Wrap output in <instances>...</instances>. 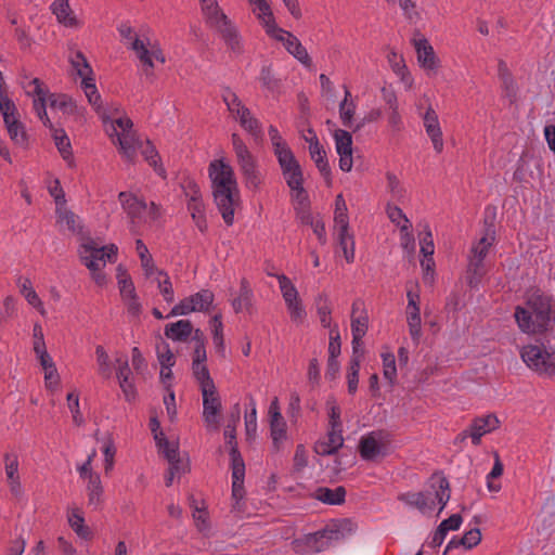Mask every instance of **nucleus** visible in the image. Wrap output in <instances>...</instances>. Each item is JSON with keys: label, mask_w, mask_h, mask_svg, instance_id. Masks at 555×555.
I'll list each match as a JSON object with an SVG mask.
<instances>
[{"label": "nucleus", "mask_w": 555, "mask_h": 555, "mask_svg": "<svg viewBox=\"0 0 555 555\" xmlns=\"http://www.w3.org/2000/svg\"><path fill=\"white\" fill-rule=\"evenodd\" d=\"M480 540H481L480 530L478 528L470 529L467 532H465V534L462 538H460V539L453 538L452 540H450L444 552H443V555H447V553L450 550L456 548L459 546H464L465 548L469 550V548L476 546L480 542Z\"/></svg>", "instance_id": "nucleus-28"}, {"label": "nucleus", "mask_w": 555, "mask_h": 555, "mask_svg": "<svg viewBox=\"0 0 555 555\" xmlns=\"http://www.w3.org/2000/svg\"><path fill=\"white\" fill-rule=\"evenodd\" d=\"M292 201L295 203V209L309 208V195L304 184L289 188Z\"/></svg>", "instance_id": "nucleus-57"}, {"label": "nucleus", "mask_w": 555, "mask_h": 555, "mask_svg": "<svg viewBox=\"0 0 555 555\" xmlns=\"http://www.w3.org/2000/svg\"><path fill=\"white\" fill-rule=\"evenodd\" d=\"M276 279L279 281L280 289L285 301V305H292V301L299 299L297 288L285 274L276 275Z\"/></svg>", "instance_id": "nucleus-42"}, {"label": "nucleus", "mask_w": 555, "mask_h": 555, "mask_svg": "<svg viewBox=\"0 0 555 555\" xmlns=\"http://www.w3.org/2000/svg\"><path fill=\"white\" fill-rule=\"evenodd\" d=\"M193 332V325L189 320H179L165 326V336L177 341H186Z\"/></svg>", "instance_id": "nucleus-20"}, {"label": "nucleus", "mask_w": 555, "mask_h": 555, "mask_svg": "<svg viewBox=\"0 0 555 555\" xmlns=\"http://www.w3.org/2000/svg\"><path fill=\"white\" fill-rule=\"evenodd\" d=\"M81 87L88 98L89 103L100 112L101 108V95L99 94L95 86V80L92 76L82 79Z\"/></svg>", "instance_id": "nucleus-43"}, {"label": "nucleus", "mask_w": 555, "mask_h": 555, "mask_svg": "<svg viewBox=\"0 0 555 555\" xmlns=\"http://www.w3.org/2000/svg\"><path fill=\"white\" fill-rule=\"evenodd\" d=\"M494 242V236L486 234L482 236L475 245H473L470 249V255L475 256L477 258H480L485 261V258L487 257L490 247L492 246Z\"/></svg>", "instance_id": "nucleus-55"}, {"label": "nucleus", "mask_w": 555, "mask_h": 555, "mask_svg": "<svg viewBox=\"0 0 555 555\" xmlns=\"http://www.w3.org/2000/svg\"><path fill=\"white\" fill-rule=\"evenodd\" d=\"M351 93L347 87H345V96L344 100L339 104V117L345 127H352V119L356 113V103L352 100H349Z\"/></svg>", "instance_id": "nucleus-33"}, {"label": "nucleus", "mask_w": 555, "mask_h": 555, "mask_svg": "<svg viewBox=\"0 0 555 555\" xmlns=\"http://www.w3.org/2000/svg\"><path fill=\"white\" fill-rule=\"evenodd\" d=\"M358 309V304H352V315H351V333L356 339H362L367 331V317L359 315L354 317V313Z\"/></svg>", "instance_id": "nucleus-45"}, {"label": "nucleus", "mask_w": 555, "mask_h": 555, "mask_svg": "<svg viewBox=\"0 0 555 555\" xmlns=\"http://www.w3.org/2000/svg\"><path fill=\"white\" fill-rule=\"evenodd\" d=\"M485 261L480 258L469 255L466 280L470 287H477L486 274Z\"/></svg>", "instance_id": "nucleus-25"}, {"label": "nucleus", "mask_w": 555, "mask_h": 555, "mask_svg": "<svg viewBox=\"0 0 555 555\" xmlns=\"http://www.w3.org/2000/svg\"><path fill=\"white\" fill-rule=\"evenodd\" d=\"M285 49L305 66L311 65V57L309 56L307 49L301 44L296 36L287 35L285 38Z\"/></svg>", "instance_id": "nucleus-29"}, {"label": "nucleus", "mask_w": 555, "mask_h": 555, "mask_svg": "<svg viewBox=\"0 0 555 555\" xmlns=\"http://www.w3.org/2000/svg\"><path fill=\"white\" fill-rule=\"evenodd\" d=\"M500 421L494 414L476 417L469 426V437L475 446L480 443L481 437L496 429Z\"/></svg>", "instance_id": "nucleus-13"}, {"label": "nucleus", "mask_w": 555, "mask_h": 555, "mask_svg": "<svg viewBox=\"0 0 555 555\" xmlns=\"http://www.w3.org/2000/svg\"><path fill=\"white\" fill-rule=\"evenodd\" d=\"M118 201L127 214L131 223H137L142 221L143 215L147 209V204L144 199L137 197L134 194L130 192H120L118 194Z\"/></svg>", "instance_id": "nucleus-10"}, {"label": "nucleus", "mask_w": 555, "mask_h": 555, "mask_svg": "<svg viewBox=\"0 0 555 555\" xmlns=\"http://www.w3.org/2000/svg\"><path fill=\"white\" fill-rule=\"evenodd\" d=\"M157 274L159 276L158 287H159L162 295L164 296V299L167 302H172L173 301V288H172V285H171L168 274L162 270L157 271Z\"/></svg>", "instance_id": "nucleus-63"}, {"label": "nucleus", "mask_w": 555, "mask_h": 555, "mask_svg": "<svg viewBox=\"0 0 555 555\" xmlns=\"http://www.w3.org/2000/svg\"><path fill=\"white\" fill-rule=\"evenodd\" d=\"M157 351V359L160 364V366H165V369H168V366H173L176 363L175 356L172 351L170 350L169 345L162 340L159 345L156 347Z\"/></svg>", "instance_id": "nucleus-59"}, {"label": "nucleus", "mask_w": 555, "mask_h": 555, "mask_svg": "<svg viewBox=\"0 0 555 555\" xmlns=\"http://www.w3.org/2000/svg\"><path fill=\"white\" fill-rule=\"evenodd\" d=\"M520 354L530 369L548 376L555 374V351L548 352L541 346L529 345L521 349Z\"/></svg>", "instance_id": "nucleus-6"}, {"label": "nucleus", "mask_w": 555, "mask_h": 555, "mask_svg": "<svg viewBox=\"0 0 555 555\" xmlns=\"http://www.w3.org/2000/svg\"><path fill=\"white\" fill-rule=\"evenodd\" d=\"M189 298L192 300L195 311H206L214 301V294L209 289H202Z\"/></svg>", "instance_id": "nucleus-50"}, {"label": "nucleus", "mask_w": 555, "mask_h": 555, "mask_svg": "<svg viewBox=\"0 0 555 555\" xmlns=\"http://www.w3.org/2000/svg\"><path fill=\"white\" fill-rule=\"evenodd\" d=\"M138 150H141V154L144 156L145 160L154 168V170L159 175H165V169L163 168L160 162V157L155 146L151 143L150 140H146L145 143L141 142Z\"/></svg>", "instance_id": "nucleus-32"}, {"label": "nucleus", "mask_w": 555, "mask_h": 555, "mask_svg": "<svg viewBox=\"0 0 555 555\" xmlns=\"http://www.w3.org/2000/svg\"><path fill=\"white\" fill-rule=\"evenodd\" d=\"M22 86L27 95L34 96V99L47 98L48 89L43 86V82L39 78L29 80H23Z\"/></svg>", "instance_id": "nucleus-49"}, {"label": "nucleus", "mask_w": 555, "mask_h": 555, "mask_svg": "<svg viewBox=\"0 0 555 555\" xmlns=\"http://www.w3.org/2000/svg\"><path fill=\"white\" fill-rule=\"evenodd\" d=\"M235 118L240 121V125L253 137L256 139L261 137V125L259 120L251 115L248 107L242 109V112Z\"/></svg>", "instance_id": "nucleus-31"}, {"label": "nucleus", "mask_w": 555, "mask_h": 555, "mask_svg": "<svg viewBox=\"0 0 555 555\" xmlns=\"http://www.w3.org/2000/svg\"><path fill=\"white\" fill-rule=\"evenodd\" d=\"M68 522L78 537H80L81 539L90 538L91 532L89 528L85 526V519L82 516H80L77 513H73L68 517Z\"/></svg>", "instance_id": "nucleus-61"}, {"label": "nucleus", "mask_w": 555, "mask_h": 555, "mask_svg": "<svg viewBox=\"0 0 555 555\" xmlns=\"http://www.w3.org/2000/svg\"><path fill=\"white\" fill-rule=\"evenodd\" d=\"M224 438L227 443L231 446V470H232V508L241 512L243 509L242 500L245 495L244 478H245V463L237 449L235 441V426L227 425L224 429Z\"/></svg>", "instance_id": "nucleus-4"}, {"label": "nucleus", "mask_w": 555, "mask_h": 555, "mask_svg": "<svg viewBox=\"0 0 555 555\" xmlns=\"http://www.w3.org/2000/svg\"><path fill=\"white\" fill-rule=\"evenodd\" d=\"M527 308H515V320L522 333L542 334L551 325L554 315V298L540 288H531L526 294Z\"/></svg>", "instance_id": "nucleus-1"}, {"label": "nucleus", "mask_w": 555, "mask_h": 555, "mask_svg": "<svg viewBox=\"0 0 555 555\" xmlns=\"http://www.w3.org/2000/svg\"><path fill=\"white\" fill-rule=\"evenodd\" d=\"M222 99L227 104L228 109L234 117H236L242 112V109L246 108L236 93H234L230 88H227L223 91Z\"/></svg>", "instance_id": "nucleus-54"}, {"label": "nucleus", "mask_w": 555, "mask_h": 555, "mask_svg": "<svg viewBox=\"0 0 555 555\" xmlns=\"http://www.w3.org/2000/svg\"><path fill=\"white\" fill-rule=\"evenodd\" d=\"M387 60L393 73L400 76L402 80H405L408 68L403 57L396 51H390L387 55Z\"/></svg>", "instance_id": "nucleus-58"}, {"label": "nucleus", "mask_w": 555, "mask_h": 555, "mask_svg": "<svg viewBox=\"0 0 555 555\" xmlns=\"http://www.w3.org/2000/svg\"><path fill=\"white\" fill-rule=\"evenodd\" d=\"M398 499L405 504L417 508L422 513L433 509L436 505V502L429 498V494L424 492L402 493Z\"/></svg>", "instance_id": "nucleus-19"}, {"label": "nucleus", "mask_w": 555, "mask_h": 555, "mask_svg": "<svg viewBox=\"0 0 555 555\" xmlns=\"http://www.w3.org/2000/svg\"><path fill=\"white\" fill-rule=\"evenodd\" d=\"M87 493L89 505H92L94 508H96L101 504L103 496V487L100 475L90 476L87 485Z\"/></svg>", "instance_id": "nucleus-34"}, {"label": "nucleus", "mask_w": 555, "mask_h": 555, "mask_svg": "<svg viewBox=\"0 0 555 555\" xmlns=\"http://www.w3.org/2000/svg\"><path fill=\"white\" fill-rule=\"evenodd\" d=\"M208 170L218 210L225 224L232 225L235 208L240 205V191L234 170L222 159L210 163Z\"/></svg>", "instance_id": "nucleus-2"}, {"label": "nucleus", "mask_w": 555, "mask_h": 555, "mask_svg": "<svg viewBox=\"0 0 555 555\" xmlns=\"http://www.w3.org/2000/svg\"><path fill=\"white\" fill-rule=\"evenodd\" d=\"M203 396V417L206 423L218 427V414L221 411V400L216 386L201 390Z\"/></svg>", "instance_id": "nucleus-11"}, {"label": "nucleus", "mask_w": 555, "mask_h": 555, "mask_svg": "<svg viewBox=\"0 0 555 555\" xmlns=\"http://www.w3.org/2000/svg\"><path fill=\"white\" fill-rule=\"evenodd\" d=\"M259 80L262 87L271 92L279 90L280 88V80L274 77L272 68L269 65L262 66L259 75Z\"/></svg>", "instance_id": "nucleus-56"}, {"label": "nucleus", "mask_w": 555, "mask_h": 555, "mask_svg": "<svg viewBox=\"0 0 555 555\" xmlns=\"http://www.w3.org/2000/svg\"><path fill=\"white\" fill-rule=\"evenodd\" d=\"M348 209L346 202L341 194H338L335 199V212H334V222L335 228H348L349 227V218H348Z\"/></svg>", "instance_id": "nucleus-44"}, {"label": "nucleus", "mask_w": 555, "mask_h": 555, "mask_svg": "<svg viewBox=\"0 0 555 555\" xmlns=\"http://www.w3.org/2000/svg\"><path fill=\"white\" fill-rule=\"evenodd\" d=\"M274 155L276 156L282 173L285 171L288 172L292 168L300 166L291 147L280 151Z\"/></svg>", "instance_id": "nucleus-52"}, {"label": "nucleus", "mask_w": 555, "mask_h": 555, "mask_svg": "<svg viewBox=\"0 0 555 555\" xmlns=\"http://www.w3.org/2000/svg\"><path fill=\"white\" fill-rule=\"evenodd\" d=\"M116 141L113 139V143H117L119 151L124 158L129 163H134L137 157V150L139 149L141 141L135 131L125 132L115 135Z\"/></svg>", "instance_id": "nucleus-17"}, {"label": "nucleus", "mask_w": 555, "mask_h": 555, "mask_svg": "<svg viewBox=\"0 0 555 555\" xmlns=\"http://www.w3.org/2000/svg\"><path fill=\"white\" fill-rule=\"evenodd\" d=\"M430 488L434 489L435 498L437 503L440 504V511H442L450 500V483L448 479L440 474H434L430 478Z\"/></svg>", "instance_id": "nucleus-21"}, {"label": "nucleus", "mask_w": 555, "mask_h": 555, "mask_svg": "<svg viewBox=\"0 0 555 555\" xmlns=\"http://www.w3.org/2000/svg\"><path fill=\"white\" fill-rule=\"evenodd\" d=\"M414 47L420 65L427 72H436L439 66V60L428 41L425 38L415 40Z\"/></svg>", "instance_id": "nucleus-16"}, {"label": "nucleus", "mask_w": 555, "mask_h": 555, "mask_svg": "<svg viewBox=\"0 0 555 555\" xmlns=\"http://www.w3.org/2000/svg\"><path fill=\"white\" fill-rule=\"evenodd\" d=\"M117 272L118 285L121 297L124 299L133 298L134 295L137 294L130 275L126 272V270L121 268V266L117 268Z\"/></svg>", "instance_id": "nucleus-40"}, {"label": "nucleus", "mask_w": 555, "mask_h": 555, "mask_svg": "<svg viewBox=\"0 0 555 555\" xmlns=\"http://www.w3.org/2000/svg\"><path fill=\"white\" fill-rule=\"evenodd\" d=\"M135 249L141 260V266L144 270L145 276L150 278L154 272L158 270L154 266V260L142 240L135 241Z\"/></svg>", "instance_id": "nucleus-37"}, {"label": "nucleus", "mask_w": 555, "mask_h": 555, "mask_svg": "<svg viewBox=\"0 0 555 555\" xmlns=\"http://www.w3.org/2000/svg\"><path fill=\"white\" fill-rule=\"evenodd\" d=\"M118 248L115 244L99 246L92 238H86L78 248L81 262L91 271H99L106 261L115 262Z\"/></svg>", "instance_id": "nucleus-5"}, {"label": "nucleus", "mask_w": 555, "mask_h": 555, "mask_svg": "<svg viewBox=\"0 0 555 555\" xmlns=\"http://www.w3.org/2000/svg\"><path fill=\"white\" fill-rule=\"evenodd\" d=\"M253 297L254 294L248 281L246 279H242L238 295L232 300L233 310L236 313H240L243 310H249L253 306Z\"/></svg>", "instance_id": "nucleus-23"}, {"label": "nucleus", "mask_w": 555, "mask_h": 555, "mask_svg": "<svg viewBox=\"0 0 555 555\" xmlns=\"http://www.w3.org/2000/svg\"><path fill=\"white\" fill-rule=\"evenodd\" d=\"M423 122L426 133L433 142V146L437 153H441L443 150V139L438 115L433 107H428L423 116Z\"/></svg>", "instance_id": "nucleus-14"}, {"label": "nucleus", "mask_w": 555, "mask_h": 555, "mask_svg": "<svg viewBox=\"0 0 555 555\" xmlns=\"http://www.w3.org/2000/svg\"><path fill=\"white\" fill-rule=\"evenodd\" d=\"M359 450L361 457L367 461L374 460L378 455L384 454L383 446L377 441L374 433L361 438Z\"/></svg>", "instance_id": "nucleus-24"}, {"label": "nucleus", "mask_w": 555, "mask_h": 555, "mask_svg": "<svg viewBox=\"0 0 555 555\" xmlns=\"http://www.w3.org/2000/svg\"><path fill=\"white\" fill-rule=\"evenodd\" d=\"M315 499L330 505H339L345 502L346 489L338 486L335 489L320 487L315 490Z\"/></svg>", "instance_id": "nucleus-22"}, {"label": "nucleus", "mask_w": 555, "mask_h": 555, "mask_svg": "<svg viewBox=\"0 0 555 555\" xmlns=\"http://www.w3.org/2000/svg\"><path fill=\"white\" fill-rule=\"evenodd\" d=\"M207 26L219 34L231 53L241 55L244 52L243 38L237 27L225 14L220 15Z\"/></svg>", "instance_id": "nucleus-7"}, {"label": "nucleus", "mask_w": 555, "mask_h": 555, "mask_svg": "<svg viewBox=\"0 0 555 555\" xmlns=\"http://www.w3.org/2000/svg\"><path fill=\"white\" fill-rule=\"evenodd\" d=\"M56 217L57 223L66 224V228L72 233H78L80 231V225L78 222V217L70 210L62 207H56Z\"/></svg>", "instance_id": "nucleus-39"}, {"label": "nucleus", "mask_w": 555, "mask_h": 555, "mask_svg": "<svg viewBox=\"0 0 555 555\" xmlns=\"http://www.w3.org/2000/svg\"><path fill=\"white\" fill-rule=\"evenodd\" d=\"M336 530H337V527L333 522L332 525L326 526L323 530L314 533V537H313L314 541H315V543L319 544L315 547L317 552L324 550L333 541H339V540L344 539L343 537H340V532H336Z\"/></svg>", "instance_id": "nucleus-30"}, {"label": "nucleus", "mask_w": 555, "mask_h": 555, "mask_svg": "<svg viewBox=\"0 0 555 555\" xmlns=\"http://www.w3.org/2000/svg\"><path fill=\"white\" fill-rule=\"evenodd\" d=\"M201 8L206 25L216 21L220 15L225 14L220 9L217 0H201Z\"/></svg>", "instance_id": "nucleus-46"}, {"label": "nucleus", "mask_w": 555, "mask_h": 555, "mask_svg": "<svg viewBox=\"0 0 555 555\" xmlns=\"http://www.w3.org/2000/svg\"><path fill=\"white\" fill-rule=\"evenodd\" d=\"M231 141L245 186L253 192L258 191L264 177L259 169L257 158L237 133H232Z\"/></svg>", "instance_id": "nucleus-3"}, {"label": "nucleus", "mask_w": 555, "mask_h": 555, "mask_svg": "<svg viewBox=\"0 0 555 555\" xmlns=\"http://www.w3.org/2000/svg\"><path fill=\"white\" fill-rule=\"evenodd\" d=\"M387 215L391 222L396 223L402 232H408L412 224L406 216L403 214L402 209L398 206H388Z\"/></svg>", "instance_id": "nucleus-51"}, {"label": "nucleus", "mask_w": 555, "mask_h": 555, "mask_svg": "<svg viewBox=\"0 0 555 555\" xmlns=\"http://www.w3.org/2000/svg\"><path fill=\"white\" fill-rule=\"evenodd\" d=\"M49 128L52 131L53 140L63 158L65 160L72 158V145L66 132L63 129L54 128L52 124H50Z\"/></svg>", "instance_id": "nucleus-35"}, {"label": "nucleus", "mask_w": 555, "mask_h": 555, "mask_svg": "<svg viewBox=\"0 0 555 555\" xmlns=\"http://www.w3.org/2000/svg\"><path fill=\"white\" fill-rule=\"evenodd\" d=\"M336 151L339 155V168L349 172L352 169V137L343 129H337L334 132Z\"/></svg>", "instance_id": "nucleus-9"}, {"label": "nucleus", "mask_w": 555, "mask_h": 555, "mask_svg": "<svg viewBox=\"0 0 555 555\" xmlns=\"http://www.w3.org/2000/svg\"><path fill=\"white\" fill-rule=\"evenodd\" d=\"M383 374L386 379L389 380L391 385L395 384L397 378V367H396V358L393 353H383Z\"/></svg>", "instance_id": "nucleus-60"}, {"label": "nucleus", "mask_w": 555, "mask_h": 555, "mask_svg": "<svg viewBox=\"0 0 555 555\" xmlns=\"http://www.w3.org/2000/svg\"><path fill=\"white\" fill-rule=\"evenodd\" d=\"M156 443L168 462L179 457L178 446L170 443L163 433H160V439Z\"/></svg>", "instance_id": "nucleus-64"}, {"label": "nucleus", "mask_w": 555, "mask_h": 555, "mask_svg": "<svg viewBox=\"0 0 555 555\" xmlns=\"http://www.w3.org/2000/svg\"><path fill=\"white\" fill-rule=\"evenodd\" d=\"M190 188V199L188 202V209L191 212L192 219L201 232H205L207 229V222L205 217V208L202 202V195L198 186L195 183L189 185Z\"/></svg>", "instance_id": "nucleus-12"}, {"label": "nucleus", "mask_w": 555, "mask_h": 555, "mask_svg": "<svg viewBox=\"0 0 555 555\" xmlns=\"http://www.w3.org/2000/svg\"><path fill=\"white\" fill-rule=\"evenodd\" d=\"M69 61L82 79L93 75L92 68L82 52H75V54L69 57Z\"/></svg>", "instance_id": "nucleus-47"}, {"label": "nucleus", "mask_w": 555, "mask_h": 555, "mask_svg": "<svg viewBox=\"0 0 555 555\" xmlns=\"http://www.w3.org/2000/svg\"><path fill=\"white\" fill-rule=\"evenodd\" d=\"M193 376L199 384L201 390L215 386V383L210 376L209 370L206 364L192 365Z\"/></svg>", "instance_id": "nucleus-48"}, {"label": "nucleus", "mask_w": 555, "mask_h": 555, "mask_svg": "<svg viewBox=\"0 0 555 555\" xmlns=\"http://www.w3.org/2000/svg\"><path fill=\"white\" fill-rule=\"evenodd\" d=\"M337 242L340 246L344 257L348 263L353 262L354 260V238L353 235L349 232L348 228H335Z\"/></svg>", "instance_id": "nucleus-26"}, {"label": "nucleus", "mask_w": 555, "mask_h": 555, "mask_svg": "<svg viewBox=\"0 0 555 555\" xmlns=\"http://www.w3.org/2000/svg\"><path fill=\"white\" fill-rule=\"evenodd\" d=\"M40 365L44 371V384L48 389H54L57 387L60 376L55 366V363L49 353H43L39 357Z\"/></svg>", "instance_id": "nucleus-27"}, {"label": "nucleus", "mask_w": 555, "mask_h": 555, "mask_svg": "<svg viewBox=\"0 0 555 555\" xmlns=\"http://www.w3.org/2000/svg\"><path fill=\"white\" fill-rule=\"evenodd\" d=\"M271 438L275 447L286 437V423L281 413H274V418H270Z\"/></svg>", "instance_id": "nucleus-41"}, {"label": "nucleus", "mask_w": 555, "mask_h": 555, "mask_svg": "<svg viewBox=\"0 0 555 555\" xmlns=\"http://www.w3.org/2000/svg\"><path fill=\"white\" fill-rule=\"evenodd\" d=\"M212 326V340L218 353L224 356V340H223V325L220 315H215L211 320Z\"/></svg>", "instance_id": "nucleus-53"}, {"label": "nucleus", "mask_w": 555, "mask_h": 555, "mask_svg": "<svg viewBox=\"0 0 555 555\" xmlns=\"http://www.w3.org/2000/svg\"><path fill=\"white\" fill-rule=\"evenodd\" d=\"M0 112L3 116L4 124L12 141L23 145L26 142V132L24 126L16 117V106L9 98L0 101Z\"/></svg>", "instance_id": "nucleus-8"}, {"label": "nucleus", "mask_w": 555, "mask_h": 555, "mask_svg": "<svg viewBox=\"0 0 555 555\" xmlns=\"http://www.w3.org/2000/svg\"><path fill=\"white\" fill-rule=\"evenodd\" d=\"M308 133L312 134V139L310 140L309 145L310 157L315 163V166L318 167L321 175L328 179L331 176V169L326 159V152L320 144L315 132L312 129H308Z\"/></svg>", "instance_id": "nucleus-18"}, {"label": "nucleus", "mask_w": 555, "mask_h": 555, "mask_svg": "<svg viewBox=\"0 0 555 555\" xmlns=\"http://www.w3.org/2000/svg\"><path fill=\"white\" fill-rule=\"evenodd\" d=\"M317 313L323 327L331 326L332 307L326 294H320L315 299Z\"/></svg>", "instance_id": "nucleus-38"}, {"label": "nucleus", "mask_w": 555, "mask_h": 555, "mask_svg": "<svg viewBox=\"0 0 555 555\" xmlns=\"http://www.w3.org/2000/svg\"><path fill=\"white\" fill-rule=\"evenodd\" d=\"M51 10L60 23L66 26L75 25L76 20L70 16L72 10L68 0H54Z\"/></svg>", "instance_id": "nucleus-36"}, {"label": "nucleus", "mask_w": 555, "mask_h": 555, "mask_svg": "<svg viewBox=\"0 0 555 555\" xmlns=\"http://www.w3.org/2000/svg\"><path fill=\"white\" fill-rule=\"evenodd\" d=\"M344 444L343 429L330 428L324 440L315 443L314 451L323 456L335 454Z\"/></svg>", "instance_id": "nucleus-15"}, {"label": "nucleus", "mask_w": 555, "mask_h": 555, "mask_svg": "<svg viewBox=\"0 0 555 555\" xmlns=\"http://www.w3.org/2000/svg\"><path fill=\"white\" fill-rule=\"evenodd\" d=\"M133 122L128 117H119L112 121L111 129L112 131H108V134L111 138H114L117 134L125 133V132H132Z\"/></svg>", "instance_id": "nucleus-62"}]
</instances>
